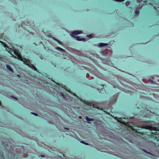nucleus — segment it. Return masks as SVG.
<instances>
[{"label": "nucleus", "instance_id": "nucleus-18", "mask_svg": "<svg viewBox=\"0 0 159 159\" xmlns=\"http://www.w3.org/2000/svg\"><path fill=\"white\" fill-rule=\"evenodd\" d=\"M130 4V2H129V1H127V2H126V5H128L129 4Z\"/></svg>", "mask_w": 159, "mask_h": 159}, {"label": "nucleus", "instance_id": "nucleus-28", "mask_svg": "<svg viewBox=\"0 0 159 159\" xmlns=\"http://www.w3.org/2000/svg\"><path fill=\"white\" fill-rule=\"evenodd\" d=\"M17 76H18V77H20V75H17Z\"/></svg>", "mask_w": 159, "mask_h": 159}, {"label": "nucleus", "instance_id": "nucleus-19", "mask_svg": "<svg viewBox=\"0 0 159 159\" xmlns=\"http://www.w3.org/2000/svg\"><path fill=\"white\" fill-rule=\"evenodd\" d=\"M11 97L12 98H13L15 99H16V100H18L15 97H14V96H11Z\"/></svg>", "mask_w": 159, "mask_h": 159}, {"label": "nucleus", "instance_id": "nucleus-27", "mask_svg": "<svg viewBox=\"0 0 159 159\" xmlns=\"http://www.w3.org/2000/svg\"><path fill=\"white\" fill-rule=\"evenodd\" d=\"M41 156L42 157H44V156L43 155H41Z\"/></svg>", "mask_w": 159, "mask_h": 159}, {"label": "nucleus", "instance_id": "nucleus-26", "mask_svg": "<svg viewBox=\"0 0 159 159\" xmlns=\"http://www.w3.org/2000/svg\"><path fill=\"white\" fill-rule=\"evenodd\" d=\"M64 128L67 130H69V129L68 128Z\"/></svg>", "mask_w": 159, "mask_h": 159}, {"label": "nucleus", "instance_id": "nucleus-8", "mask_svg": "<svg viewBox=\"0 0 159 159\" xmlns=\"http://www.w3.org/2000/svg\"><path fill=\"white\" fill-rule=\"evenodd\" d=\"M101 86H102L101 89L100 88H97L99 92H101V90H102V91H103V90H104V85H101Z\"/></svg>", "mask_w": 159, "mask_h": 159}, {"label": "nucleus", "instance_id": "nucleus-17", "mask_svg": "<svg viewBox=\"0 0 159 159\" xmlns=\"http://www.w3.org/2000/svg\"><path fill=\"white\" fill-rule=\"evenodd\" d=\"M61 48L59 47H56V49L58 50H60V49H61Z\"/></svg>", "mask_w": 159, "mask_h": 159}, {"label": "nucleus", "instance_id": "nucleus-6", "mask_svg": "<svg viewBox=\"0 0 159 159\" xmlns=\"http://www.w3.org/2000/svg\"><path fill=\"white\" fill-rule=\"evenodd\" d=\"M6 67L7 69L9 70V71H11L12 72H14L13 69L9 65H7Z\"/></svg>", "mask_w": 159, "mask_h": 159}, {"label": "nucleus", "instance_id": "nucleus-11", "mask_svg": "<svg viewBox=\"0 0 159 159\" xmlns=\"http://www.w3.org/2000/svg\"><path fill=\"white\" fill-rule=\"evenodd\" d=\"M61 96L63 97V98H65L66 99V98L65 97V95H64V94H63V93H62L61 92Z\"/></svg>", "mask_w": 159, "mask_h": 159}, {"label": "nucleus", "instance_id": "nucleus-20", "mask_svg": "<svg viewBox=\"0 0 159 159\" xmlns=\"http://www.w3.org/2000/svg\"><path fill=\"white\" fill-rule=\"evenodd\" d=\"M3 34H4V33H3L2 34H1L0 35V39L2 38Z\"/></svg>", "mask_w": 159, "mask_h": 159}, {"label": "nucleus", "instance_id": "nucleus-3", "mask_svg": "<svg viewBox=\"0 0 159 159\" xmlns=\"http://www.w3.org/2000/svg\"><path fill=\"white\" fill-rule=\"evenodd\" d=\"M72 36H73V35H77L78 34L82 33V31H73L71 32Z\"/></svg>", "mask_w": 159, "mask_h": 159}, {"label": "nucleus", "instance_id": "nucleus-10", "mask_svg": "<svg viewBox=\"0 0 159 159\" xmlns=\"http://www.w3.org/2000/svg\"><path fill=\"white\" fill-rule=\"evenodd\" d=\"M76 39V40L78 41H82L83 39H80V37L78 36L76 37H75Z\"/></svg>", "mask_w": 159, "mask_h": 159}, {"label": "nucleus", "instance_id": "nucleus-29", "mask_svg": "<svg viewBox=\"0 0 159 159\" xmlns=\"http://www.w3.org/2000/svg\"><path fill=\"white\" fill-rule=\"evenodd\" d=\"M145 152H147L146 151H144V150Z\"/></svg>", "mask_w": 159, "mask_h": 159}, {"label": "nucleus", "instance_id": "nucleus-7", "mask_svg": "<svg viewBox=\"0 0 159 159\" xmlns=\"http://www.w3.org/2000/svg\"><path fill=\"white\" fill-rule=\"evenodd\" d=\"M139 9H137V7L135 8L136 10H135V13L136 14H137V15L139 14V9H141V7H139Z\"/></svg>", "mask_w": 159, "mask_h": 159}, {"label": "nucleus", "instance_id": "nucleus-12", "mask_svg": "<svg viewBox=\"0 0 159 159\" xmlns=\"http://www.w3.org/2000/svg\"><path fill=\"white\" fill-rule=\"evenodd\" d=\"M80 142V143H84V144H85L86 145H89V144L88 143H84L83 141H81Z\"/></svg>", "mask_w": 159, "mask_h": 159}, {"label": "nucleus", "instance_id": "nucleus-21", "mask_svg": "<svg viewBox=\"0 0 159 159\" xmlns=\"http://www.w3.org/2000/svg\"><path fill=\"white\" fill-rule=\"evenodd\" d=\"M60 50L61 51H62V52H65V50L64 49H62V48H61V49H60Z\"/></svg>", "mask_w": 159, "mask_h": 159}, {"label": "nucleus", "instance_id": "nucleus-5", "mask_svg": "<svg viewBox=\"0 0 159 159\" xmlns=\"http://www.w3.org/2000/svg\"><path fill=\"white\" fill-rule=\"evenodd\" d=\"M28 66H30V67L32 69H34V70L36 71L37 68L34 66L33 65L31 64V62H30V63L28 65H27Z\"/></svg>", "mask_w": 159, "mask_h": 159}, {"label": "nucleus", "instance_id": "nucleus-24", "mask_svg": "<svg viewBox=\"0 0 159 159\" xmlns=\"http://www.w3.org/2000/svg\"><path fill=\"white\" fill-rule=\"evenodd\" d=\"M107 54V52H105V53H104V55H106Z\"/></svg>", "mask_w": 159, "mask_h": 159}, {"label": "nucleus", "instance_id": "nucleus-15", "mask_svg": "<svg viewBox=\"0 0 159 159\" xmlns=\"http://www.w3.org/2000/svg\"><path fill=\"white\" fill-rule=\"evenodd\" d=\"M125 0H115L116 1L118 2H122L124 1Z\"/></svg>", "mask_w": 159, "mask_h": 159}, {"label": "nucleus", "instance_id": "nucleus-2", "mask_svg": "<svg viewBox=\"0 0 159 159\" xmlns=\"http://www.w3.org/2000/svg\"><path fill=\"white\" fill-rule=\"evenodd\" d=\"M142 112L141 116L143 118H148L150 119L152 117V112L147 109H144Z\"/></svg>", "mask_w": 159, "mask_h": 159}, {"label": "nucleus", "instance_id": "nucleus-1", "mask_svg": "<svg viewBox=\"0 0 159 159\" xmlns=\"http://www.w3.org/2000/svg\"><path fill=\"white\" fill-rule=\"evenodd\" d=\"M13 51L14 54L19 60L23 62L26 65H28L30 63L31 61L30 60L27 59L24 57H22L18 50L14 49Z\"/></svg>", "mask_w": 159, "mask_h": 159}, {"label": "nucleus", "instance_id": "nucleus-14", "mask_svg": "<svg viewBox=\"0 0 159 159\" xmlns=\"http://www.w3.org/2000/svg\"><path fill=\"white\" fill-rule=\"evenodd\" d=\"M87 36L88 37L91 38L93 37V35L92 34H90L87 35Z\"/></svg>", "mask_w": 159, "mask_h": 159}, {"label": "nucleus", "instance_id": "nucleus-23", "mask_svg": "<svg viewBox=\"0 0 159 159\" xmlns=\"http://www.w3.org/2000/svg\"><path fill=\"white\" fill-rule=\"evenodd\" d=\"M2 157L3 158V159H5V158H4V155L3 154H2Z\"/></svg>", "mask_w": 159, "mask_h": 159}, {"label": "nucleus", "instance_id": "nucleus-4", "mask_svg": "<svg viewBox=\"0 0 159 159\" xmlns=\"http://www.w3.org/2000/svg\"><path fill=\"white\" fill-rule=\"evenodd\" d=\"M108 45V44L107 43H100L98 44V46L99 47H102L106 46H107Z\"/></svg>", "mask_w": 159, "mask_h": 159}, {"label": "nucleus", "instance_id": "nucleus-16", "mask_svg": "<svg viewBox=\"0 0 159 159\" xmlns=\"http://www.w3.org/2000/svg\"><path fill=\"white\" fill-rule=\"evenodd\" d=\"M31 113L33 114V115H35V116H38V115L36 113H34V112H31Z\"/></svg>", "mask_w": 159, "mask_h": 159}, {"label": "nucleus", "instance_id": "nucleus-9", "mask_svg": "<svg viewBox=\"0 0 159 159\" xmlns=\"http://www.w3.org/2000/svg\"><path fill=\"white\" fill-rule=\"evenodd\" d=\"M86 120L87 121H93V119L89 118L87 116H86Z\"/></svg>", "mask_w": 159, "mask_h": 159}, {"label": "nucleus", "instance_id": "nucleus-13", "mask_svg": "<svg viewBox=\"0 0 159 159\" xmlns=\"http://www.w3.org/2000/svg\"><path fill=\"white\" fill-rule=\"evenodd\" d=\"M114 101L116 102L117 101V96H114Z\"/></svg>", "mask_w": 159, "mask_h": 159}, {"label": "nucleus", "instance_id": "nucleus-22", "mask_svg": "<svg viewBox=\"0 0 159 159\" xmlns=\"http://www.w3.org/2000/svg\"><path fill=\"white\" fill-rule=\"evenodd\" d=\"M0 61H2V58L1 56V55H0Z\"/></svg>", "mask_w": 159, "mask_h": 159}, {"label": "nucleus", "instance_id": "nucleus-25", "mask_svg": "<svg viewBox=\"0 0 159 159\" xmlns=\"http://www.w3.org/2000/svg\"><path fill=\"white\" fill-rule=\"evenodd\" d=\"M55 39V40L56 41H57V42H58L59 41V40H57V39Z\"/></svg>", "mask_w": 159, "mask_h": 159}]
</instances>
